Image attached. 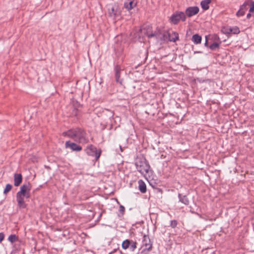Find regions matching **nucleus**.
I'll return each instance as SVG.
<instances>
[{
  "label": "nucleus",
  "mask_w": 254,
  "mask_h": 254,
  "mask_svg": "<svg viewBox=\"0 0 254 254\" xmlns=\"http://www.w3.org/2000/svg\"><path fill=\"white\" fill-rule=\"evenodd\" d=\"M178 198L179 201L184 204L186 205H188L190 203V200L186 195H183L182 194H178Z\"/></svg>",
  "instance_id": "15"
},
{
  "label": "nucleus",
  "mask_w": 254,
  "mask_h": 254,
  "mask_svg": "<svg viewBox=\"0 0 254 254\" xmlns=\"http://www.w3.org/2000/svg\"><path fill=\"white\" fill-rule=\"evenodd\" d=\"M124 6L127 10H130L135 6V4L132 1H130L128 3H125Z\"/></svg>",
  "instance_id": "20"
},
{
  "label": "nucleus",
  "mask_w": 254,
  "mask_h": 254,
  "mask_svg": "<svg viewBox=\"0 0 254 254\" xmlns=\"http://www.w3.org/2000/svg\"><path fill=\"white\" fill-rule=\"evenodd\" d=\"M18 240V237L14 234L10 235L8 238V240L11 243H13Z\"/></svg>",
  "instance_id": "21"
},
{
  "label": "nucleus",
  "mask_w": 254,
  "mask_h": 254,
  "mask_svg": "<svg viewBox=\"0 0 254 254\" xmlns=\"http://www.w3.org/2000/svg\"><path fill=\"white\" fill-rule=\"evenodd\" d=\"M138 189L142 193H145L146 191V186L144 182L142 180L138 181Z\"/></svg>",
  "instance_id": "16"
},
{
  "label": "nucleus",
  "mask_w": 254,
  "mask_h": 254,
  "mask_svg": "<svg viewBox=\"0 0 254 254\" xmlns=\"http://www.w3.org/2000/svg\"><path fill=\"white\" fill-rule=\"evenodd\" d=\"M31 185L29 183L22 185L20 188V190L16 194L17 206L20 208H25L27 204L25 199H29L30 197Z\"/></svg>",
  "instance_id": "1"
},
{
  "label": "nucleus",
  "mask_w": 254,
  "mask_h": 254,
  "mask_svg": "<svg viewBox=\"0 0 254 254\" xmlns=\"http://www.w3.org/2000/svg\"><path fill=\"white\" fill-rule=\"evenodd\" d=\"M169 36L168 37V41L170 42H175L179 39V34L176 32H169Z\"/></svg>",
  "instance_id": "14"
},
{
  "label": "nucleus",
  "mask_w": 254,
  "mask_h": 254,
  "mask_svg": "<svg viewBox=\"0 0 254 254\" xmlns=\"http://www.w3.org/2000/svg\"><path fill=\"white\" fill-rule=\"evenodd\" d=\"M121 67L119 65H116L115 66V78L117 82L119 83L120 84H122L123 79H120Z\"/></svg>",
  "instance_id": "12"
},
{
  "label": "nucleus",
  "mask_w": 254,
  "mask_h": 254,
  "mask_svg": "<svg viewBox=\"0 0 254 254\" xmlns=\"http://www.w3.org/2000/svg\"><path fill=\"white\" fill-rule=\"evenodd\" d=\"M86 151V153L88 155L95 156L96 160L99 158L101 153V150L98 151L96 147L92 144L89 145L87 146Z\"/></svg>",
  "instance_id": "6"
},
{
  "label": "nucleus",
  "mask_w": 254,
  "mask_h": 254,
  "mask_svg": "<svg viewBox=\"0 0 254 254\" xmlns=\"http://www.w3.org/2000/svg\"><path fill=\"white\" fill-rule=\"evenodd\" d=\"M199 9L198 7L195 6H190L188 7L185 11V14L187 15L188 17H190L196 14H197L199 12Z\"/></svg>",
  "instance_id": "9"
},
{
  "label": "nucleus",
  "mask_w": 254,
  "mask_h": 254,
  "mask_svg": "<svg viewBox=\"0 0 254 254\" xmlns=\"http://www.w3.org/2000/svg\"><path fill=\"white\" fill-rule=\"evenodd\" d=\"M191 40L195 44H198L201 43L202 38L199 35L195 34L192 36Z\"/></svg>",
  "instance_id": "19"
},
{
  "label": "nucleus",
  "mask_w": 254,
  "mask_h": 254,
  "mask_svg": "<svg viewBox=\"0 0 254 254\" xmlns=\"http://www.w3.org/2000/svg\"><path fill=\"white\" fill-rule=\"evenodd\" d=\"M137 243L132 240H126L122 244V248L124 250L128 249L130 251L134 252L137 248Z\"/></svg>",
  "instance_id": "7"
},
{
  "label": "nucleus",
  "mask_w": 254,
  "mask_h": 254,
  "mask_svg": "<svg viewBox=\"0 0 254 254\" xmlns=\"http://www.w3.org/2000/svg\"><path fill=\"white\" fill-rule=\"evenodd\" d=\"M254 11V2L252 1L251 3V7L249 10L250 12H252Z\"/></svg>",
  "instance_id": "27"
},
{
  "label": "nucleus",
  "mask_w": 254,
  "mask_h": 254,
  "mask_svg": "<svg viewBox=\"0 0 254 254\" xmlns=\"http://www.w3.org/2000/svg\"><path fill=\"white\" fill-rule=\"evenodd\" d=\"M249 3L248 1H246L241 6L240 9L237 11L236 15L237 16H242L245 14L246 11L247 10V6Z\"/></svg>",
  "instance_id": "11"
},
{
  "label": "nucleus",
  "mask_w": 254,
  "mask_h": 254,
  "mask_svg": "<svg viewBox=\"0 0 254 254\" xmlns=\"http://www.w3.org/2000/svg\"><path fill=\"white\" fill-rule=\"evenodd\" d=\"M22 181V176L21 174H15L14 175V185L18 187L21 183Z\"/></svg>",
  "instance_id": "13"
},
{
  "label": "nucleus",
  "mask_w": 254,
  "mask_h": 254,
  "mask_svg": "<svg viewBox=\"0 0 254 254\" xmlns=\"http://www.w3.org/2000/svg\"><path fill=\"white\" fill-rule=\"evenodd\" d=\"M211 0H203L201 1L200 5L203 9L206 10L209 8V4Z\"/></svg>",
  "instance_id": "18"
},
{
  "label": "nucleus",
  "mask_w": 254,
  "mask_h": 254,
  "mask_svg": "<svg viewBox=\"0 0 254 254\" xmlns=\"http://www.w3.org/2000/svg\"><path fill=\"white\" fill-rule=\"evenodd\" d=\"M169 35V31H163L162 32H157L148 34L147 36L149 38L156 36L158 38H159L160 40L165 41L167 40L168 41V37Z\"/></svg>",
  "instance_id": "8"
},
{
  "label": "nucleus",
  "mask_w": 254,
  "mask_h": 254,
  "mask_svg": "<svg viewBox=\"0 0 254 254\" xmlns=\"http://www.w3.org/2000/svg\"><path fill=\"white\" fill-rule=\"evenodd\" d=\"M63 135L80 142L85 141V132L82 128H71L67 131L63 132Z\"/></svg>",
  "instance_id": "2"
},
{
  "label": "nucleus",
  "mask_w": 254,
  "mask_h": 254,
  "mask_svg": "<svg viewBox=\"0 0 254 254\" xmlns=\"http://www.w3.org/2000/svg\"><path fill=\"white\" fill-rule=\"evenodd\" d=\"M4 237V234L2 233H0V243L3 240Z\"/></svg>",
  "instance_id": "30"
},
{
  "label": "nucleus",
  "mask_w": 254,
  "mask_h": 254,
  "mask_svg": "<svg viewBox=\"0 0 254 254\" xmlns=\"http://www.w3.org/2000/svg\"><path fill=\"white\" fill-rule=\"evenodd\" d=\"M12 186L11 185L9 184H7L5 186V189H4L3 194H5V195L7 194V193L11 190L12 189Z\"/></svg>",
  "instance_id": "22"
},
{
  "label": "nucleus",
  "mask_w": 254,
  "mask_h": 254,
  "mask_svg": "<svg viewBox=\"0 0 254 254\" xmlns=\"http://www.w3.org/2000/svg\"><path fill=\"white\" fill-rule=\"evenodd\" d=\"M73 110L71 115L74 116H78V109L77 108L80 106V104L77 101H73Z\"/></svg>",
  "instance_id": "17"
},
{
  "label": "nucleus",
  "mask_w": 254,
  "mask_h": 254,
  "mask_svg": "<svg viewBox=\"0 0 254 254\" xmlns=\"http://www.w3.org/2000/svg\"><path fill=\"white\" fill-rule=\"evenodd\" d=\"M178 225V221L176 220H173L170 221V226L172 228H175Z\"/></svg>",
  "instance_id": "24"
},
{
  "label": "nucleus",
  "mask_w": 254,
  "mask_h": 254,
  "mask_svg": "<svg viewBox=\"0 0 254 254\" xmlns=\"http://www.w3.org/2000/svg\"><path fill=\"white\" fill-rule=\"evenodd\" d=\"M251 17V14L250 13H249L247 15V18H250Z\"/></svg>",
  "instance_id": "32"
},
{
  "label": "nucleus",
  "mask_w": 254,
  "mask_h": 254,
  "mask_svg": "<svg viewBox=\"0 0 254 254\" xmlns=\"http://www.w3.org/2000/svg\"><path fill=\"white\" fill-rule=\"evenodd\" d=\"M224 32L226 33H228V34L233 33L232 28H228V29H226V30Z\"/></svg>",
  "instance_id": "29"
},
{
  "label": "nucleus",
  "mask_w": 254,
  "mask_h": 254,
  "mask_svg": "<svg viewBox=\"0 0 254 254\" xmlns=\"http://www.w3.org/2000/svg\"><path fill=\"white\" fill-rule=\"evenodd\" d=\"M137 171L141 174H147L150 169V165L147 161L144 159H139L135 162Z\"/></svg>",
  "instance_id": "3"
},
{
  "label": "nucleus",
  "mask_w": 254,
  "mask_h": 254,
  "mask_svg": "<svg viewBox=\"0 0 254 254\" xmlns=\"http://www.w3.org/2000/svg\"><path fill=\"white\" fill-rule=\"evenodd\" d=\"M109 13L111 16L116 15V12L113 7H112L111 9H109Z\"/></svg>",
  "instance_id": "25"
},
{
  "label": "nucleus",
  "mask_w": 254,
  "mask_h": 254,
  "mask_svg": "<svg viewBox=\"0 0 254 254\" xmlns=\"http://www.w3.org/2000/svg\"><path fill=\"white\" fill-rule=\"evenodd\" d=\"M232 30H233V34H239L240 32V31L239 30V28L236 26L234 28H232Z\"/></svg>",
  "instance_id": "26"
},
{
  "label": "nucleus",
  "mask_w": 254,
  "mask_h": 254,
  "mask_svg": "<svg viewBox=\"0 0 254 254\" xmlns=\"http://www.w3.org/2000/svg\"><path fill=\"white\" fill-rule=\"evenodd\" d=\"M186 16L182 11H176L170 17V20L174 24H177L180 20L185 21Z\"/></svg>",
  "instance_id": "5"
},
{
  "label": "nucleus",
  "mask_w": 254,
  "mask_h": 254,
  "mask_svg": "<svg viewBox=\"0 0 254 254\" xmlns=\"http://www.w3.org/2000/svg\"><path fill=\"white\" fill-rule=\"evenodd\" d=\"M204 45L206 47L208 46V40H207V38L206 36L205 37V42Z\"/></svg>",
  "instance_id": "31"
},
{
  "label": "nucleus",
  "mask_w": 254,
  "mask_h": 254,
  "mask_svg": "<svg viewBox=\"0 0 254 254\" xmlns=\"http://www.w3.org/2000/svg\"><path fill=\"white\" fill-rule=\"evenodd\" d=\"M65 146L66 148H70L73 151H79L82 150L81 146L75 143L71 142L70 141H66Z\"/></svg>",
  "instance_id": "10"
},
{
  "label": "nucleus",
  "mask_w": 254,
  "mask_h": 254,
  "mask_svg": "<svg viewBox=\"0 0 254 254\" xmlns=\"http://www.w3.org/2000/svg\"><path fill=\"white\" fill-rule=\"evenodd\" d=\"M125 211V208L123 205H120L119 207V211L122 213H124Z\"/></svg>",
  "instance_id": "28"
},
{
  "label": "nucleus",
  "mask_w": 254,
  "mask_h": 254,
  "mask_svg": "<svg viewBox=\"0 0 254 254\" xmlns=\"http://www.w3.org/2000/svg\"><path fill=\"white\" fill-rule=\"evenodd\" d=\"M152 248V244L148 235H144L142 241L141 249V254H146L147 252L150 251Z\"/></svg>",
  "instance_id": "4"
},
{
  "label": "nucleus",
  "mask_w": 254,
  "mask_h": 254,
  "mask_svg": "<svg viewBox=\"0 0 254 254\" xmlns=\"http://www.w3.org/2000/svg\"><path fill=\"white\" fill-rule=\"evenodd\" d=\"M219 47V44L218 43L214 42L209 46V48L211 50H215Z\"/></svg>",
  "instance_id": "23"
}]
</instances>
